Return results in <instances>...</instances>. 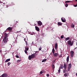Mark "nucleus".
<instances>
[{
	"mask_svg": "<svg viewBox=\"0 0 77 77\" xmlns=\"http://www.w3.org/2000/svg\"><path fill=\"white\" fill-rule=\"evenodd\" d=\"M4 38L3 39V42L5 44L7 42V41L8 40V34L5 33H4Z\"/></svg>",
	"mask_w": 77,
	"mask_h": 77,
	"instance_id": "1",
	"label": "nucleus"
},
{
	"mask_svg": "<svg viewBox=\"0 0 77 77\" xmlns=\"http://www.w3.org/2000/svg\"><path fill=\"white\" fill-rule=\"evenodd\" d=\"M74 43V41H72L71 42V40H69L67 42V44H68V45H69L70 46H72Z\"/></svg>",
	"mask_w": 77,
	"mask_h": 77,
	"instance_id": "2",
	"label": "nucleus"
},
{
	"mask_svg": "<svg viewBox=\"0 0 77 77\" xmlns=\"http://www.w3.org/2000/svg\"><path fill=\"white\" fill-rule=\"evenodd\" d=\"M35 57V54H32L31 55H29L28 57V59L29 60H31L32 59L34 58Z\"/></svg>",
	"mask_w": 77,
	"mask_h": 77,
	"instance_id": "3",
	"label": "nucleus"
},
{
	"mask_svg": "<svg viewBox=\"0 0 77 77\" xmlns=\"http://www.w3.org/2000/svg\"><path fill=\"white\" fill-rule=\"evenodd\" d=\"M74 52L73 51H71L70 52V54L71 56L72 57H73V56H74Z\"/></svg>",
	"mask_w": 77,
	"mask_h": 77,
	"instance_id": "4",
	"label": "nucleus"
},
{
	"mask_svg": "<svg viewBox=\"0 0 77 77\" xmlns=\"http://www.w3.org/2000/svg\"><path fill=\"white\" fill-rule=\"evenodd\" d=\"M53 56L54 57H57L59 56V54L57 53H54L53 54Z\"/></svg>",
	"mask_w": 77,
	"mask_h": 77,
	"instance_id": "5",
	"label": "nucleus"
},
{
	"mask_svg": "<svg viewBox=\"0 0 77 77\" xmlns=\"http://www.w3.org/2000/svg\"><path fill=\"white\" fill-rule=\"evenodd\" d=\"M38 26H42V23L41 21H38Z\"/></svg>",
	"mask_w": 77,
	"mask_h": 77,
	"instance_id": "6",
	"label": "nucleus"
},
{
	"mask_svg": "<svg viewBox=\"0 0 77 77\" xmlns=\"http://www.w3.org/2000/svg\"><path fill=\"white\" fill-rule=\"evenodd\" d=\"M12 30V28L11 27H9L6 29V30L7 31H8V30L11 31Z\"/></svg>",
	"mask_w": 77,
	"mask_h": 77,
	"instance_id": "7",
	"label": "nucleus"
},
{
	"mask_svg": "<svg viewBox=\"0 0 77 77\" xmlns=\"http://www.w3.org/2000/svg\"><path fill=\"white\" fill-rule=\"evenodd\" d=\"M8 77V75L6 73H5L2 74V76H1V77Z\"/></svg>",
	"mask_w": 77,
	"mask_h": 77,
	"instance_id": "8",
	"label": "nucleus"
},
{
	"mask_svg": "<svg viewBox=\"0 0 77 77\" xmlns=\"http://www.w3.org/2000/svg\"><path fill=\"white\" fill-rule=\"evenodd\" d=\"M52 68V70H54V68H55V66L54 64H52L51 65Z\"/></svg>",
	"mask_w": 77,
	"mask_h": 77,
	"instance_id": "9",
	"label": "nucleus"
},
{
	"mask_svg": "<svg viewBox=\"0 0 77 77\" xmlns=\"http://www.w3.org/2000/svg\"><path fill=\"white\" fill-rule=\"evenodd\" d=\"M61 21H62L63 22V23H65V21H66V20L64 18H61Z\"/></svg>",
	"mask_w": 77,
	"mask_h": 77,
	"instance_id": "10",
	"label": "nucleus"
},
{
	"mask_svg": "<svg viewBox=\"0 0 77 77\" xmlns=\"http://www.w3.org/2000/svg\"><path fill=\"white\" fill-rule=\"evenodd\" d=\"M35 28L37 31H38V32H39V27H38L37 26H35Z\"/></svg>",
	"mask_w": 77,
	"mask_h": 77,
	"instance_id": "11",
	"label": "nucleus"
},
{
	"mask_svg": "<svg viewBox=\"0 0 77 77\" xmlns=\"http://www.w3.org/2000/svg\"><path fill=\"white\" fill-rule=\"evenodd\" d=\"M57 47H58L57 43L55 44V49H57Z\"/></svg>",
	"mask_w": 77,
	"mask_h": 77,
	"instance_id": "12",
	"label": "nucleus"
},
{
	"mask_svg": "<svg viewBox=\"0 0 77 77\" xmlns=\"http://www.w3.org/2000/svg\"><path fill=\"white\" fill-rule=\"evenodd\" d=\"M66 64L65 63L64 64V68L65 69H66Z\"/></svg>",
	"mask_w": 77,
	"mask_h": 77,
	"instance_id": "13",
	"label": "nucleus"
},
{
	"mask_svg": "<svg viewBox=\"0 0 77 77\" xmlns=\"http://www.w3.org/2000/svg\"><path fill=\"white\" fill-rule=\"evenodd\" d=\"M10 60H11V59H7V60H6L5 61V62H9V61H10Z\"/></svg>",
	"mask_w": 77,
	"mask_h": 77,
	"instance_id": "14",
	"label": "nucleus"
},
{
	"mask_svg": "<svg viewBox=\"0 0 77 77\" xmlns=\"http://www.w3.org/2000/svg\"><path fill=\"white\" fill-rule=\"evenodd\" d=\"M69 56H68L66 58V61L67 62H69Z\"/></svg>",
	"mask_w": 77,
	"mask_h": 77,
	"instance_id": "15",
	"label": "nucleus"
},
{
	"mask_svg": "<svg viewBox=\"0 0 77 77\" xmlns=\"http://www.w3.org/2000/svg\"><path fill=\"white\" fill-rule=\"evenodd\" d=\"M71 66H72V65H71V63L69 64L68 66L69 68H71Z\"/></svg>",
	"mask_w": 77,
	"mask_h": 77,
	"instance_id": "16",
	"label": "nucleus"
},
{
	"mask_svg": "<svg viewBox=\"0 0 77 77\" xmlns=\"http://www.w3.org/2000/svg\"><path fill=\"white\" fill-rule=\"evenodd\" d=\"M52 52L53 54V53H55V50H54V48H53V49L52 50Z\"/></svg>",
	"mask_w": 77,
	"mask_h": 77,
	"instance_id": "17",
	"label": "nucleus"
},
{
	"mask_svg": "<svg viewBox=\"0 0 77 77\" xmlns=\"http://www.w3.org/2000/svg\"><path fill=\"white\" fill-rule=\"evenodd\" d=\"M68 73H65L64 74V75L65 77H67V76H68Z\"/></svg>",
	"mask_w": 77,
	"mask_h": 77,
	"instance_id": "18",
	"label": "nucleus"
},
{
	"mask_svg": "<svg viewBox=\"0 0 77 77\" xmlns=\"http://www.w3.org/2000/svg\"><path fill=\"white\" fill-rule=\"evenodd\" d=\"M69 39V37H67L65 38V41H67Z\"/></svg>",
	"mask_w": 77,
	"mask_h": 77,
	"instance_id": "19",
	"label": "nucleus"
},
{
	"mask_svg": "<svg viewBox=\"0 0 77 77\" xmlns=\"http://www.w3.org/2000/svg\"><path fill=\"white\" fill-rule=\"evenodd\" d=\"M58 25H62V23L60 22H58Z\"/></svg>",
	"mask_w": 77,
	"mask_h": 77,
	"instance_id": "20",
	"label": "nucleus"
},
{
	"mask_svg": "<svg viewBox=\"0 0 77 77\" xmlns=\"http://www.w3.org/2000/svg\"><path fill=\"white\" fill-rule=\"evenodd\" d=\"M46 60H47V59H45L44 60L42 61V62H45V61H46Z\"/></svg>",
	"mask_w": 77,
	"mask_h": 77,
	"instance_id": "21",
	"label": "nucleus"
},
{
	"mask_svg": "<svg viewBox=\"0 0 77 77\" xmlns=\"http://www.w3.org/2000/svg\"><path fill=\"white\" fill-rule=\"evenodd\" d=\"M63 65H61L60 66V69H63Z\"/></svg>",
	"mask_w": 77,
	"mask_h": 77,
	"instance_id": "22",
	"label": "nucleus"
},
{
	"mask_svg": "<svg viewBox=\"0 0 77 77\" xmlns=\"http://www.w3.org/2000/svg\"><path fill=\"white\" fill-rule=\"evenodd\" d=\"M70 2V1H66L65 2V3H69Z\"/></svg>",
	"mask_w": 77,
	"mask_h": 77,
	"instance_id": "23",
	"label": "nucleus"
},
{
	"mask_svg": "<svg viewBox=\"0 0 77 77\" xmlns=\"http://www.w3.org/2000/svg\"><path fill=\"white\" fill-rule=\"evenodd\" d=\"M64 37V36H63V35H62L61 36V39H63V38Z\"/></svg>",
	"mask_w": 77,
	"mask_h": 77,
	"instance_id": "24",
	"label": "nucleus"
},
{
	"mask_svg": "<svg viewBox=\"0 0 77 77\" xmlns=\"http://www.w3.org/2000/svg\"><path fill=\"white\" fill-rule=\"evenodd\" d=\"M74 26H75L74 24H72L71 25V27H72V28H74Z\"/></svg>",
	"mask_w": 77,
	"mask_h": 77,
	"instance_id": "25",
	"label": "nucleus"
},
{
	"mask_svg": "<svg viewBox=\"0 0 77 77\" xmlns=\"http://www.w3.org/2000/svg\"><path fill=\"white\" fill-rule=\"evenodd\" d=\"M68 4H66L65 7H66V8H67V7H68Z\"/></svg>",
	"mask_w": 77,
	"mask_h": 77,
	"instance_id": "26",
	"label": "nucleus"
},
{
	"mask_svg": "<svg viewBox=\"0 0 77 77\" xmlns=\"http://www.w3.org/2000/svg\"><path fill=\"white\" fill-rule=\"evenodd\" d=\"M10 64H11V63H10V62L8 63V66H9Z\"/></svg>",
	"mask_w": 77,
	"mask_h": 77,
	"instance_id": "27",
	"label": "nucleus"
},
{
	"mask_svg": "<svg viewBox=\"0 0 77 77\" xmlns=\"http://www.w3.org/2000/svg\"><path fill=\"white\" fill-rule=\"evenodd\" d=\"M58 72L60 73V68H59V69L58 70Z\"/></svg>",
	"mask_w": 77,
	"mask_h": 77,
	"instance_id": "28",
	"label": "nucleus"
},
{
	"mask_svg": "<svg viewBox=\"0 0 77 77\" xmlns=\"http://www.w3.org/2000/svg\"><path fill=\"white\" fill-rule=\"evenodd\" d=\"M42 49V47H40V48H39V50H40V51H41Z\"/></svg>",
	"mask_w": 77,
	"mask_h": 77,
	"instance_id": "29",
	"label": "nucleus"
},
{
	"mask_svg": "<svg viewBox=\"0 0 77 77\" xmlns=\"http://www.w3.org/2000/svg\"><path fill=\"white\" fill-rule=\"evenodd\" d=\"M21 61L20 60H17V63H19V62H20V61Z\"/></svg>",
	"mask_w": 77,
	"mask_h": 77,
	"instance_id": "30",
	"label": "nucleus"
},
{
	"mask_svg": "<svg viewBox=\"0 0 77 77\" xmlns=\"http://www.w3.org/2000/svg\"><path fill=\"white\" fill-rule=\"evenodd\" d=\"M25 53H26V54H27V51L25 50Z\"/></svg>",
	"mask_w": 77,
	"mask_h": 77,
	"instance_id": "31",
	"label": "nucleus"
},
{
	"mask_svg": "<svg viewBox=\"0 0 77 77\" xmlns=\"http://www.w3.org/2000/svg\"><path fill=\"white\" fill-rule=\"evenodd\" d=\"M63 72L64 73H65V72H66V69H65L64 70H63Z\"/></svg>",
	"mask_w": 77,
	"mask_h": 77,
	"instance_id": "32",
	"label": "nucleus"
},
{
	"mask_svg": "<svg viewBox=\"0 0 77 77\" xmlns=\"http://www.w3.org/2000/svg\"><path fill=\"white\" fill-rule=\"evenodd\" d=\"M43 73V72H42V71H41V72H40V74H42Z\"/></svg>",
	"mask_w": 77,
	"mask_h": 77,
	"instance_id": "33",
	"label": "nucleus"
},
{
	"mask_svg": "<svg viewBox=\"0 0 77 77\" xmlns=\"http://www.w3.org/2000/svg\"><path fill=\"white\" fill-rule=\"evenodd\" d=\"M26 51H28L29 50V48H26Z\"/></svg>",
	"mask_w": 77,
	"mask_h": 77,
	"instance_id": "34",
	"label": "nucleus"
},
{
	"mask_svg": "<svg viewBox=\"0 0 77 77\" xmlns=\"http://www.w3.org/2000/svg\"><path fill=\"white\" fill-rule=\"evenodd\" d=\"M16 57L17 58H19V56L18 55H16Z\"/></svg>",
	"mask_w": 77,
	"mask_h": 77,
	"instance_id": "35",
	"label": "nucleus"
},
{
	"mask_svg": "<svg viewBox=\"0 0 77 77\" xmlns=\"http://www.w3.org/2000/svg\"><path fill=\"white\" fill-rule=\"evenodd\" d=\"M70 69H71V68H69V67H68V71H69V70H70Z\"/></svg>",
	"mask_w": 77,
	"mask_h": 77,
	"instance_id": "36",
	"label": "nucleus"
},
{
	"mask_svg": "<svg viewBox=\"0 0 77 77\" xmlns=\"http://www.w3.org/2000/svg\"><path fill=\"white\" fill-rule=\"evenodd\" d=\"M20 32H21V31H17V33H20Z\"/></svg>",
	"mask_w": 77,
	"mask_h": 77,
	"instance_id": "37",
	"label": "nucleus"
},
{
	"mask_svg": "<svg viewBox=\"0 0 77 77\" xmlns=\"http://www.w3.org/2000/svg\"><path fill=\"white\" fill-rule=\"evenodd\" d=\"M47 77H49V74H47Z\"/></svg>",
	"mask_w": 77,
	"mask_h": 77,
	"instance_id": "38",
	"label": "nucleus"
},
{
	"mask_svg": "<svg viewBox=\"0 0 77 77\" xmlns=\"http://www.w3.org/2000/svg\"><path fill=\"white\" fill-rule=\"evenodd\" d=\"M74 6L75 7H77V5H75Z\"/></svg>",
	"mask_w": 77,
	"mask_h": 77,
	"instance_id": "39",
	"label": "nucleus"
},
{
	"mask_svg": "<svg viewBox=\"0 0 77 77\" xmlns=\"http://www.w3.org/2000/svg\"><path fill=\"white\" fill-rule=\"evenodd\" d=\"M12 5H14V3H13V2H12Z\"/></svg>",
	"mask_w": 77,
	"mask_h": 77,
	"instance_id": "40",
	"label": "nucleus"
},
{
	"mask_svg": "<svg viewBox=\"0 0 77 77\" xmlns=\"http://www.w3.org/2000/svg\"><path fill=\"white\" fill-rule=\"evenodd\" d=\"M3 3V2H1V1H0V3Z\"/></svg>",
	"mask_w": 77,
	"mask_h": 77,
	"instance_id": "41",
	"label": "nucleus"
},
{
	"mask_svg": "<svg viewBox=\"0 0 77 77\" xmlns=\"http://www.w3.org/2000/svg\"><path fill=\"white\" fill-rule=\"evenodd\" d=\"M35 52H36V53H38V51H37Z\"/></svg>",
	"mask_w": 77,
	"mask_h": 77,
	"instance_id": "42",
	"label": "nucleus"
},
{
	"mask_svg": "<svg viewBox=\"0 0 77 77\" xmlns=\"http://www.w3.org/2000/svg\"><path fill=\"white\" fill-rule=\"evenodd\" d=\"M1 52H2V51L0 50V53H1Z\"/></svg>",
	"mask_w": 77,
	"mask_h": 77,
	"instance_id": "43",
	"label": "nucleus"
},
{
	"mask_svg": "<svg viewBox=\"0 0 77 77\" xmlns=\"http://www.w3.org/2000/svg\"><path fill=\"white\" fill-rule=\"evenodd\" d=\"M77 47H76V48H74V49H76V48H77Z\"/></svg>",
	"mask_w": 77,
	"mask_h": 77,
	"instance_id": "44",
	"label": "nucleus"
},
{
	"mask_svg": "<svg viewBox=\"0 0 77 77\" xmlns=\"http://www.w3.org/2000/svg\"><path fill=\"white\" fill-rule=\"evenodd\" d=\"M31 35H33V34H31Z\"/></svg>",
	"mask_w": 77,
	"mask_h": 77,
	"instance_id": "45",
	"label": "nucleus"
},
{
	"mask_svg": "<svg viewBox=\"0 0 77 77\" xmlns=\"http://www.w3.org/2000/svg\"><path fill=\"white\" fill-rule=\"evenodd\" d=\"M59 57H61V56H60V57L59 56Z\"/></svg>",
	"mask_w": 77,
	"mask_h": 77,
	"instance_id": "46",
	"label": "nucleus"
},
{
	"mask_svg": "<svg viewBox=\"0 0 77 77\" xmlns=\"http://www.w3.org/2000/svg\"><path fill=\"white\" fill-rule=\"evenodd\" d=\"M76 2H77V0H75Z\"/></svg>",
	"mask_w": 77,
	"mask_h": 77,
	"instance_id": "47",
	"label": "nucleus"
},
{
	"mask_svg": "<svg viewBox=\"0 0 77 77\" xmlns=\"http://www.w3.org/2000/svg\"><path fill=\"white\" fill-rule=\"evenodd\" d=\"M76 45H77V42H76Z\"/></svg>",
	"mask_w": 77,
	"mask_h": 77,
	"instance_id": "48",
	"label": "nucleus"
},
{
	"mask_svg": "<svg viewBox=\"0 0 77 77\" xmlns=\"http://www.w3.org/2000/svg\"><path fill=\"white\" fill-rule=\"evenodd\" d=\"M33 33L34 34V32H33Z\"/></svg>",
	"mask_w": 77,
	"mask_h": 77,
	"instance_id": "49",
	"label": "nucleus"
},
{
	"mask_svg": "<svg viewBox=\"0 0 77 77\" xmlns=\"http://www.w3.org/2000/svg\"><path fill=\"white\" fill-rule=\"evenodd\" d=\"M76 5H77V3L76 4Z\"/></svg>",
	"mask_w": 77,
	"mask_h": 77,
	"instance_id": "50",
	"label": "nucleus"
},
{
	"mask_svg": "<svg viewBox=\"0 0 77 77\" xmlns=\"http://www.w3.org/2000/svg\"><path fill=\"white\" fill-rule=\"evenodd\" d=\"M25 40H26L25 39Z\"/></svg>",
	"mask_w": 77,
	"mask_h": 77,
	"instance_id": "51",
	"label": "nucleus"
},
{
	"mask_svg": "<svg viewBox=\"0 0 77 77\" xmlns=\"http://www.w3.org/2000/svg\"><path fill=\"white\" fill-rule=\"evenodd\" d=\"M34 54H35V53H34Z\"/></svg>",
	"mask_w": 77,
	"mask_h": 77,
	"instance_id": "52",
	"label": "nucleus"
}]
</instances>
